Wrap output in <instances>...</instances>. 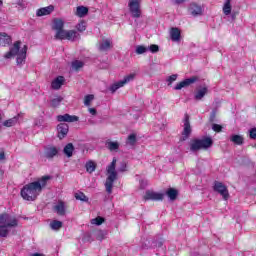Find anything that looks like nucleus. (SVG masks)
Masks as SVG:
<instances>
[{
    "mask_svg": "<svg viewBox=\"0 0 256 256\" xmlns=\"http://www.w3.org/2000/svg\"><path fill=\"white\" fill-rule=\"evenodd\" d=\"M51 181V176H42L40 179L37 181L28 183L23 186L21 189V197L25 201H35L38 196L41 195V192L45 187H47V182Z\"/></svg>",
    "mask_w": 256,
    "mask_h": 256,
    "instance_id": "f257e3e1",
    "label": "nucleus"
},
{
    "mask_svg": "<svg viewBox=\"0 0 256 256\" xmlns=\"http://www.w3.org/2000/svg\"><path fill=\"white\" fill-rule=\"evenodd\" d=\"M11 227H17V218L9 214L0 215V237H7L9 235V229Z\"/></svg>",
    "mask_w": 256,
    "mask_h": 256,
    "instance_id": "f03ea898",
    "label": "nucleus"
},
{
    "mask_svg": "<svg viewBox=\"0 0 256 256\" xmlns=\"http://www.w3.org/2000/svg\"><path fill=\"white\" fill-rule=\"evenodd\" d=\"M117 165V159H113L111 164L107 167L108 176L105 182L106 191L111 195L113 193V183L117 181V172L115 171V167Z\"/></svg>",
    "mask_w": 256,
    "mask_h": 256,
    "instance_id": "7ed1b4c3",
    "label": "nucleus"
},
{
    "mask_svg": "<svg viewBox=\"0 0 256 256\" xmlns=\"http://www.w3.org/2000/svg\"><path fill=\"white\" fill-rule=\"evenodd\" d=\"M213 139L210 137H206L204 139H194L190 142V150L191 151H199L201 149H209L212 147Z\"/></svg>",
    "mask_w": 256,
    "mask_h": 256,
    "instance_id": "20e7f679",
    "label": "nucleus"
},
{
    "mask_svg": "<svg viewBox=\"0 0 256 256\" xmlns=\"http://www.w3.org/2000/svg\"><path fill=\"white\" fill-rule=\"evenodd\" d=\"M128 9L133 19H139L142 15L141 0H129Z\"/></svg>",
    "mask_w": 256,
    "mask_h": 256,
    "instance_id": "39448f33",
    "label": "nucleus"
},
{
    "mask_svg": "<svg viewBox=\"0 0 256 256\" xmlns=\"http://www.w3.org/2000/svg\"><path fill=\"white\" fill-rule=\"evenodd\" d=\"M213 189L216 193H219V195H221L224 201L229 200V189H227V186H225V184L219 181H215Z\"/></svg>",
    "mask_w": 256,
    "mask_h": 256,
    "instance_id": "423d86ee",
    "label": "nucleus"
},
{
    "mask_svg": "<svg viewBox=\"0 0 256 256\" xmlns=\"http://www.w3.org/2000/svg\"><path fill=\"white\" fill-rule=\"evenodd\" d=\"M136 75L137 74H135V73H131V74L125 76L123 80L113 84L110 88V91H112V93H115V91H117V89H121V87H124V85H127V83H131V81H133L135 79Z\"/></svg>",
    "mask_w": 256,
    "mask_h": 256,
    "instance_id": "0eeeda50",
    "label": "nucleus"
},
{
    "mask_svg": "<svg viewBox=\"0 0 256 256\" xmlns=\"http://www.w3.org/2000/svg\"><path fill=\"white\" fill-rule=\"evenodd\" d=\"M164 197H165V194L163 193L147 190L144 196V200L145 201H163Z\"/></svg>",
    "mask_w": 256,
    "mask_h": 256,
    "instance_id": "6e6552de",
    "label": "nucleus"
},
{
    "mask_svg": "<svg viewBox=\"0 0 256 256\" xmlns=\"http://www.w3.org/2000/svg\"><path fill=\"white\" fill-rule=\"evenodd\" d=\"M196 81H199V78L197 76L187 78V79L181 81L180 83L176 84L174 89L176 91H181V89H183L185 87H189V85H193V83H196Z\"/></svg>",
    "mask_w": 256,
    "mask_h": 256,
    "instance_id": "1a4fd4ad",
    "label": "nucleus"
},
{
    "mask_svg": "<svg viewBox=\"0 0 256 256\" xmlns=\"http://www.w3.org/2000/svg\"><path fill=\"white\" fill-rule=\"evenodd\" d=\"M191 123L189 122V114H185L184 116V129L182 132V140L185 141L189 139V135H191Z\"/></svg>",
    "mask_w": 256,
    "mask_h": 256,
    "instance_id": "9d476101",
    "label": "nucleus"
},
{
    "mask_svg": "<svg viewBox=\"0 0 256 256\" xmlns=\"http://www.w3.org/2000/svg\"><path fill=\"white\" fill-rule=\"evenodd\" d=\"M57 121L60 123H75L79 121V117L70 114L58 115Z\"/></svg>",
    "mask_w": 256,
    "mask_h": 256,
    "instance_id": "9b49d317",
    "label": "nucleus"
},
{
    "mask_svg": "<svg viewBox=\"0 0 256 256\" xmlns=\"http://www.w3.org/2000/svg\"><path fill=\"white\" fill-rule=\"evenodd\" d=\"M21 47V41H17L14 43L13 47L4 55L5 59H11V57H15V55H19V49Z\"/></svg>",
    "mask_w": 256,
    "mask_h": 256,
    "instance_id": "f8f14e48",
    "label": "nucleus"
},
{
    "mask_svg": "<svg viewBox=\"0 0 256 256\" xmlns=\"http://www.w3.org/2000/svg\"><path fill=\"white\" fill-rule=\"evenodd\" d=\"M19 119H23V112L18 113L13 118L5 120L3 122V126L4 127H15V125H17V123H19Z\"/></svg>",
    "mask_w": 256,
    "mask_h": 256,
    "instance_id": "ddd939ff",
    "label": "nucleus"
},
{
    "mask_svg": "<svg viewBox=\"0 0 256 256\" xmlns=\"http://www.w3.org/2000/svg\"><path fill=\"white\" fill-rule=\"evenodd\" d=\"M57 131H58V137L60 139H65L67 137V133H69V125L66 123H60L57 126Z\"/></svg>",
    "mask_w": 256,
    "mask_h": 256,
    "instance_id": "4468645a",
    "label": "nucleus"
},
{
    "mask_svg": "<svg viewBox=\"0 0 256 256\" xmlns=\"http://www.w3.org/2000/svg\"><path fill=\"white\" fill-rule=\"evenodd\" d=\"M55 11V6L49 5L47 7L40 8L36 11L37 17H45V15H51Z\"/></svg>",
    "mask_w": 256,
    "mask_h": 256,
    "instance_id": "2eb2a0df",
    "label": "nucleus"
},
{
    "mask_svg": "<svg viewBox=\"0 0 256 256\" xmlns=\"http://www.w3.org/2000/svg\"><path fill=\"white\" fill-rule=\"evenodd\" d=\"M59 153V150L55 146H47L44 150V155L46 159H53Z\"/></svg>",
    "mask_w": 256,
    "mask_h": 256,
    "instance_id": "dca6fc26",
    "label": "nucleus"
},
{
    "mask_svg": "<svg viewBox=\"0 0 256 256\" xmlns=\"http://www.w3.org/2000/svg\"><path fill=\"white\" fill-rule=\"evenodd\" d=\"M25 59H27V45H24V47L18 53L16 59L17 65H23V63H25Z\"/></svg>",
    "mask_w": 256,
    "mask_h": 256,
    "instance_id": "f3484780",
    "label": "nucleus"
},
{
    "mask_svg": "<svg viewBox=\"0 0 256 256\" xmlns=\"http://www.w3.org/2000/svg\"><path fill=\"white\" fill-rule=\"evenodd\" d=\"M11 36L5 32H0V45L1 47H7V45H11Z\"/></svg>",
    "mask_w": 256,
    "mask_h": 256,
    "instance_id": "a211bd4d",
    "label": "nucleus"
},
{
    "mask_svg": "<svg viewBox=\"0 0 256 256\" xmlns=\"http://www.w3.org/2000/svg\"><path fill=\"white\" fill-rule=\"evenodd\" d=\"M63 83H65V77L58 76L52 81L51 87L52 89H55L57 91L61 89V86L63 85Z\"/></svg>",
    "mask_w": 256,
    "mask_h": 256,
    "instance_id": "6ab92c4d",
    "label": "nucleus"
},
{
    "mask_svg": "<svg viewBox=\"0 0 256 256\" xmlns=\"http://www.w3.org/2000/svg\"><path fill=\"white\" fill-rule=\"evenodd\" d=\"M207 93H209V89L207 87L199 88L195 92L194 98L196 101H201V99H203V97H205Z\"/></svg>",
    "mask_w": 256,
    "mask_h": 256,
    "instance_id": "aec40b11",
    "label": "nucleus"
},
{
    "mask_svg": "<svg viewBox=\"0 0 256 256\" xmlns=\"http://www.w3.org/2000/svg\"><path fill=\"white\" fill-rule=\"evenodd\" d=\"M189 9L191 15H194V17H196V15H203V8H201V6L197 5L196 3L190 4Z\"/></svg>",
    "mask_w": 256,
    "mask_h": 256,
    "instance_id": "412c9836",
    "label": "nucleus"
},
{
    "mask_svg": "<svg viewBox=\"0 0 256 256\" xmlns=\"http://www.w3.org/2000/svg\"><path fill=\"white\" fill-rule=\"evenodd\" d=\"M170 37L172 41H181V30L179 28H171Z\"/></svg>",
    "mask_w": 256,
    "mask_h": 256,
    "instance_id": "4be33fe9",
    "label": "nucleus"
},
{
    "mask_svg": "<svg viewBox=\"0 0 256 256\" xmlns=\"http://www.w3.org/2000/svg\"><path fill=\"white\" fill-rule=\"evenodd\" d=\"M66 208L67 206L63 201H58V203L54 206V210L57 212L58 215H65Z\"/></svg>",
    "mask_w": 256,
    "mask_h": 256,
    "instance_id": "5701e85b",
    "label": "nucleus"
},
{
    "mask_svg": "<svg viewBox=\"0 0 256 256\" xmlns=\"http://www.w3.org/2000/svg\"><path fill=\"white\" fill-rule=\"evenodd\" d=\"M79 39V33L75 30H67L66 31V40L67 41H77Z\"/></svg>",
    "mask_w": 256,
    "mask_h": 256,
    "instance_id": "b1692460",
    "label": "nucleus"
},
{
    "mask_svg": "<svg viewBox=\"0 0 256 256\" xmlns=\"http://www.w3.org/2000/svg\"><path fill=\"white\" fill-rule=\"evenodd\" d=\"M230 141L234 143V145H243L245 138L242 135L234 134L230 136Z\"/></svg>",
    "mask_w": 256,
    "mask_h": 256,
    "instance_id": "393cba45",
    "label": "nucleus"
},
{
    "mask_svg": "<svg viewBox=\"0 0 256 256\" xmlns=\"http://www.w3.org/2000/svg\"><path fill=\"white\" fill-rule=\"evenodd\" d=\"M89 13V8L85 6H78L75 11L77 17H85Z\"/></svg>",
    "mask_w": 256,
    "mask_h": 256,
    "instance_id": "a878e982",
    "label": "nucleus"
},
{
    "mask_svg": "<svg viewBox=\"0 0 256 256\" xmlns=\"http://www.w3.org/2000/svg\"><path fill=\"white\" fill-rule=\"evenodd\" d=\"M65 27V22L61 19H54L52 29L54 31H61Z\"/></svg>",
    "mask_w": 256,
    "mask_h": 256,
    "instance_id": "bb28decb",
    "label": "nucleus"
},
{
    "mask_svg": "<svg viewBox=\"0 0 256 256\" xmlns=\"http://www.w3.org/2000/svg\"><path fill=\"white\" fill-rule=\"evenodd\" d=\"M73 151H75V147L72 143H68L64 147V154L67 155V157H73Z\"/></svg>",
    "mask_w": 256,
    "mask_h": 256,
    "instance_id": "cd10ccee",
    "label": "nucleus"
},
{
    "mask_svg": "<svg viewBox=\"0 0 256 256\" xmlns=\"http://www.w3.org/2000/svg\"><path fill=\"white\" fill-rule=\"evenodd\" d=\"M55 39H59L60 41L66 40L67 39V30L63 29L58 30L55 34Z\"/></svg>",
    "mask_w": 256,
    "mask_h": 256,
    "instance_id": "c85d7f7f",
    "label": "nucleus"
},
{
    "mask_svg": "<svg viewBox=\"0 0 256 256\" xmlns=\"http://www.w3.org/2000/svg\"><path fill=\"white\" fill-rule=\"evenodd\" d=\"M231 0H225L224 6H223V13L224 15H231Z\"/></svg>",
    "mask_w": 256,
    "mask_h": 256,
    "instance_id": "c756f323",
    "label": "nucleus"
},
{
    "mask_svg": "<svg viewBox=\"0 0 256 256\" xmlns=\"http://www.w3.org/2000/svg\"><path fill=\"white\" fill-rule=\"evenodd\" d=\"M110 47H111V40H103L100 43L99 49L100 51H109Z\"/></svg>",
    "mask_w": 256,
    "mask_h": 256,
    "instance_id": "7c9ffc66",
    "label": "nucleus"
},
{
    "mask_svg": "<svg viewBox=\"0 0 256 256\" xmlns=\"http://www.w3.org/2000/svg\"><path fill=\"white\" fill-rule=\"evenodd\" d=\"M166 194L169 197V199H171V201H175V199H177L178 192L174 188H169Z\"/></svg>",
    "mask_w": 256,
    "mask_h": 256,
    "instance_id": "2f4dec72",
    "label": "nucleus"
},
{
    "mask_svg": "<svg viewBox=\"0 0 256 256\" xmlns=\"http://www.w3.org/2000/svg\"><path fill=\"white\" fill-rule=\"evenodd\" d=\"M106 147L110 151H117V149H119V142L107 141L106 142Z\"/></svg>",
    "mask_w": 256,
    "mask_h": 256,
    "instance_id": "473e14b6",
    "label": "nucleus"
},
{
    "mask_svg": "<svg viewBox=\"0 0 256 256\" xmlns=\"http://www.w3.org/2000/svg\"><path fill=\"white\" fill-rule=\"evenodd\" d=\"M50 227L51 229H53L54 231H59V229H61V227H63V222L59 221V220H54L50 223Z\"/></svg>",
    "mask_w": 256,
    "mask_h": 256,
    "instance_id": "72a5a7b5",
    "label": "nucleus"
},
{
    "mask_svg": "<svg viewBox=\"0 0 256 256\" xmlns=\"http://www.w3.org/2000/svg\"><path fill=\"white\" fill-rule=\"evenodd\" d=\"M77 31L80 33H83L87 29V22L85 20H81L77 25H76Z\"/></svg>",
    "mask_w": 256,
    "mask_h": 256,
    "instance_id": "f704fd0d",
    "label": "nucleus"
},
{
    "mask_svg": "<svg viewBox=\"0 0 256 256\" xmlns=\"http://www.w3.org/2000/svg\"><path fill=\"white\" fill-rule=\"evenodd\" d=\"M75 199H77L78 201H84L85 203H87V201H89V198H87L85 196V193H83V192H77L75 194Z\"/></svg>",
    "mask_w": 256,
    "mask_h": 256,
    "instance_id": "c9c22d12",
    "label": "nucleus"
},
{
    "mask_svg": "<svg viewBox=\"0 0 256 256\" xmlns=\"http://www.w3.org/2000/svg\"><path fill=\"white\" fill-rule=\"evenodd\" d=\"M105 223V218L98 216L91 220L92 225H103Z\"/></svg>",
    "mask_w": 256,
    "mask_h": 256,
    "instance_id": "e433bc0d",
    "label": "nucleus"
},
{
    "mask_svg": "<svg viewBox=\"0 0 256 256\" xmlns=\"http://www.w3.org/2000/svg\"><path fill=\"white\" fill-rule=\"evenodd\" d=\"M96 165H95V163L94 162H87L86 163V171L88 172V173H93V171H95V169H96Z\"/></svg>",
    "mask_w": 256,
    "mask_h": 256,
    "instance_id": "4c0bfd02",
    "label": "nucleus"
},
{
    "mask_svg": "<svg viewBox=\"0 0 256 256\" xmlns=\"http://www.w3.org/2000/svg\"><path fill=\"white\" fill-rule=\"evenodd\" d=\"M93 99H95V96L93 94L86 95L84 98V105H86V107H89V105H91V101H93Z\"/></svg>",
    "mask_w": 256,
    "mask_h": 256,
    "instance_id": "58836bf2",
    "label": "nucleus"
},
{
    "mask_svg": "<svg viewBox=\"0 0 256 256\" xmlns=\"http://www.w3.org/2000/svg\"><path fill=\"white\" fill-rule=\"evenodd\" d=\"M135 143H137V135H135V134H130V135L128 136L127 144H128V145H135Z\"/></svg>",
    "mask_w": 256,
    "mask_h": 256,
    "instance_id": "ea45409f",
    "label": "nucleus"
},
{
    "mask_svg": "<svg viewBox=\"0 0 256 256\" xmlns=\"http://www.w3.org/2000/svg\"><path fill=\"white\" fill-rule=\"evenodd\" d=\"M83 62L76 60L72 62V68L75 69V71H79V69H81V67H83Z\"/></svg>",
    "mask_w": 256,
    "mask_h": 256,
    "instance_id": "a19ab883",
    "label": "nucleus"
},
{
    "mask_svg": "<svg viewBox=\"0 0 256 256\" xmlns=\"http://www.w3.org/2000/svg\"><path fill=\"white\" fill-rule=\"evenodd\" d=\"M61 101H63V98L61 96L57 97V98H54L52 101H51V105L52 107H59V104L61 103Z\"/></svg>",
    "mask_w": 256,
    "mask_h": 256,
    "instance_id": "79ce46f5",
    "label": "nucleus"
},
{
    "mask_svg": "<svg viewBox=\"0 0 256 256\" xmlns=\"http://www.w3.org/2000/svg\"><path fill=\"white\" fill-rule=\"evenodd\" d=\"M147 47L145 46H137L136 47V53L137 55H143V53H147Z\"/></svg>",
    "mask_w": 256,
    "mask_h": 256,
    "instance_id": "37998d69",
    "label": "nucleus"
},
{
    "mask_svg": "<svg viewBox=\"0 0 256 256\" xmlns=\"http://www.w3.org/2000/svg\"><path fill=\"white\" fill-rule=\"evenodd\" d=\"M212 129L216 133H221V131H223V127L219 124H213Z\"/></svg>",
    "mask_w": 256,
    "mask_h": 256,
    "instance_id": "c03bdc74",
    "label": "nucleus"
},
{
    "mask_svg": "<svg viewBox=\"0 0 256 256\" xmlns=\"http://www.w3.org/2000/svg\"><path fill=\"white\" fill-rule=\"evenodd\" d=\"M149 50L151 51V53H158L159 46L157 44H152L150 45Z\"/></svg>",
    "mask_w": 256,
    "mask_h": 256,
    "instance_id": "a18cd8bd",
    "label": "nucleus"
},
{
    "mask_svg": "<svg viewBox=\"0 0 256 256\" xmlns=\"http://www.w3.org/2000/svg\"><path fill=\"white\" fill-rule=\"evenodd\" d=\"M249 133H250V139H256V128L250 129Z\"/></svg>",
    "mask_w": 256,
    "mask_h": 256,
    "instance_id": "49530a36",
    "label": "nucleus"
},
{
    "mask_svg": "<svg viewBox=\"0 0 256 256\" xmlns=\"http://www.w3.org/2000/svg\"><path fill=\"white\" fill-rule=\"evenodd\" d=\"M173 81H177V74L169 76L168 82L171 84Z\"/></svg>",
    "mask_w": 256,
    "mask_h": 256,
    "instance_id": "de8ad7c7",
    "label": "nucleus"
},
{
    "mask_svg": "<svg viewBox=\"0 0 256 256\" xmlns=\"http://www.w3.org/2000/svg\"><path fill=\"white\" fill-rule=\"evenodd\" d=\"M89 113L91 115H97V110L95 108H89Z\"/></svg>",
    "mask_w": 256,
    "mask_h": 256,
    "instance_id": "09e8293b",
    "label": "nucleus"
},
{
    "mask_svg": "<svg viewBox=\"0 0 256 256\" xmlns=\"http://www.w3.org/2000/svg\"><path fill=\"white\" fill-rule=\"evenodd\" d=\"M5 159V152L1 151L0 152V161H4Z\"/></svg>",
    "mask_w": 256,
    "mask_h": 256,
    "instance_id": "8fccbe9b",
    "label": "nucleus"
},
{
    "mask_svg": "<svg viewBox=\"0 0 256 256\" xmlns=\"http://www.w3.org/2000/svg\"><path fill=\"white\" fill-rule=\"evenodd\" d=\"M176 5H181V3H185V0H174Z\"/></svg>",
    "mask_w": 256,
    "mask_h": 256,
    "instance_id": "3c124183",
    "label": "nucleus"
},
{
    "mask_svg": "<svg viewBox=\"0 0 256 256\" xmlns=\"http://www.w3.org/2000/svg\"><path fill=\"white\" fill-rule=\"evenodd\" d=\"M126 168H127V165L123 164V167L120 169V171H125Z\"/></svg>",
    "mask_w": 256,
    "mask_h": 256,
    "instance_id": "603ef678",
    "label": "nucleus"
},
{
    "mask_svg": "<svg viewBox=\"0 0 256 256\" xmlns=\"http://www.w3.org/2000/svg\"><path fill=\"white\" fill-rule=\"evenodd\" d=\"M31 256H43V254H39V253H34Z\"/></svg>",
    "mask_w": 256,
    "mask_h": 256,
    "instance_id": "864d4df0",
    "label": "nucleus"
},
{
    "mask_svg": "<svg viewBox=\"0 0 256 256\" xmlns=\"http://www.w3.org/2000/svg\"><path fill=\"white\" fill-rule=\"evenodd\" d=\"M0 177H3V171L0 170Z\"/></svg>",
    "mask_w": 256,
    "mask_h": 256,
    "instance_id": "5fc2aeb1",
    "label": "nucleus"
},
{
    "mask_svg": "<svg viewBox=\"0 0 256 256\" xmlns=\"http://www.w3.org/2000/svg\"><path fill=\"white\" fill-rule=\"evenodd\" d=\"M0 5H3V1L0 0Z\"/></svg>",
    "mask_w": 256,
    "mask_h": 256,
    "instance_id": "6e6d98bb",
    "label": "nucleus"
},
{
    "mask_svg": "<svg viewBox=\"0 0 256 256\" xmlns=\"http://www.w3.org/2000/svg\"><path fill=\"white\" fill-rule=\"evenodd\" d=\"M1 119H3V117H1V114H0V121H1Z\"/></svg>",
    "mask_w": 256,
    "mask_h": 256,
    "instance_id": "4d7b16f0",
    "label": "nucleus"
}]
</instances>
